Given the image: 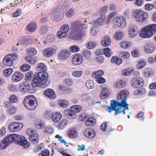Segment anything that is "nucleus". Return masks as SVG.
Wrapping results in <instances>:
<instances>
[{
	"instance_id": "1",
	"label": "nucleus",
	"mask_w": 156,
	"mask_h": 156,
	"mask_svg": "<svg viewBox=\"0 0 156 156\" xmlns=\"http://www.w3.org/2000/svg\"><path fill=\"white\" fill-rule=\"evenodd\" d=\"M37 69L42 72L35 74L32 82L33 87H44L48 86L50 82L48 80V74L46 73L43 72L46 69V66L42 63H40L37 65Z\"/></svg>"
},
{
	"instance_id": "2",
	"label": "nucleus",
	"mask_w": 156,
	"mask_h": 156,
	"mask_svg": "<svg viewBox=\"0 0 156 156\" xmlns=\"http://www.w3.org/2000/svg\"><path fill=\"white\" fill-rule=\"evenodd\" d=\"M5 139L9 144L14 141L16 142L17 144L22 146L24 148H27L30 146V143L24 137L22 136H19L18 134L9 135L6 136Z\"/></svg>"
},
{
	"instance_id": "3",
	"label": "nucleus",
	"mask_w": 156,
	"mask_h": 156,
	"mask_svg": "<svg viewBox=\"0 0 156 156\" xmlns=\"http://www.w3.org/2000/svg\"><path fill=\"white\" fill-rule=\"evenodd\" d=\"M129 95V92L126 90H122L119 93L115 102L123 110V114H125V110H129L128 104L127 103V98Z\"/></svg>"
},
{
	"instance_id": "4",
	"label": "nucleus",
	"mask_w": 156,
	"mask_h": 156,
	"mask_svg": "<svg viewBox=\"0 0 156 156\" xmlns=\"http://www.w3.org/2000/svg\"><path fill=\"white\" fill-rule=\"evenodd\" d=\"M87 27L85 24H82L79 21H76L71 24L72 31L76 34L75 35L76 39L77 40H81L85 35V33L81 31V30Z\"/></svg>"
},
{
	"instance_id": "5",
	"label": "nucleus",
	"mask_w": 156,
	"mask_h": 156,
	"mask_svg": "<svg viewBox=\"0 0 156 156\" xmlns=\"http://www.w3.org/2000/svg\"><path fill=\"white\" fill-rule=\"evenodd\" d=\"M156 32V24H152L142 28L139 34L141 37L149 38L155 34Z\"/></svg>"
},
{
	"instance_id": "6",
	"label": "nucleus",
	"mask_w": 156,
	"mask_h": 156,
	"mask_svg": "<svg viewBox=\"0 0 156 156\" xmlns=\"http://www.w3.org/2000/svg\"><path fill=\"white\" fill-rule=\"evenodd\" d=\"M132 16L135 21L141 23L146 21L148 17L147 12L139 9L134 10L133 12Z\"/></svg>"
},
{
	"instance_id": "7",
	"label": "nucleus",
	"mask_w": 156,
	"mask_h": 156,
	"mask_svg": "<svg viewBox=\"0 0 156 156\" xmlns=\"http://www.w3.org/2000/svg\"><path fill=\"white\" fill-rule=\"evenodd\" d=\"M36 99L33 95H29L26 96L23 100V104L25 108L29 110H32L35 109L37 107L35 103Z\"/></svg>"
},
{
	"instance_id": "8",
	"label": "nucleus",
	"mask_w": 156,
	"mask_h": 156,
	"mask_svg": "<svg viewBox=\"0 0 156 156\" xmlns=\"http://www.w3.org/2000/svg\"><path fill=\"white\" fill-rule=\"evenodd\" d=\"M17 56L16 54L11 53L6 55L3 58V63L4 65L8 67L12 66L13 61L17 59Z\"/></svg>"
},
{
	"instance_id": "9",
	"label": "nucleus",
	"mask_w": 156,
	"mask_h": 156,
	"mask_svg": "<svg viewBox=\"0 0 156 156\" xmlns=\"http://www.w3.org/2000/svg\"><path fill=\"white\" fill-rule=\"evenodd\" d=\"M107 110L109 112H111L112 110L115 111L114 113L115 115H116L119 113H121L123 112V110L115 102V100L111 101V106H108Z\"/></svg>"
},
{
	"instance_id": "10",
	"label": "nucleus",
	"mask_w": 156,
	"mask_h": 156,
	"mask_svg": "<svg viewBox=\"0 0 156 156\" xmlns=\"http://www.w3.org/2000/svg\"><path fill=\"white\" fill-rule=\"evenodd\" d=\"M131 83L133 87L138 88L142 87L144 85V82L142 78L135 77L132 79Z\"/></svg>"
},
{
	"instance_id": "11",
	"label": "nucleus",
	"mask_w": 156,
	"mask_h": 156,
	"mask_svg": "<svg viewBox=\"0 0 156 156\" xmlns=\"http://www.w3.org/2000/svg\"><path fill=\"white\" fill-rule=\"evenodd\" d=\"M57 50L56 46H53L52 47L44 49L42 51V54L45 57H50L56 53Z\"/></svg>"
},
{
	"instance_id": "12",
	"label": "nucleus",
	"mask_w": 156,
	"mask_h": 156,
	"mask_svg": "<svg viewBox=\"0 0 156 156\" xmlns=\"http://www.w3.org/2000/svg\"><path fill=\"white\" fill-rule=\"evenodd\" d=\"M114 24L119 27H124L126 25V22L123 16H120L113 20Z\"/></svg>"
},
{
	"instance_id": "13",
	"label": "nucleus",
	"mask_w": 156,
	"mask_h": 156,
	"mask_svg": "<svg viewBox=\"0 0 156 156\" xmlns=\"http://www.w3.org/2000/svg\"><path fill=\"white\" fill-rule=\"evenodd\" d=\"M83 61V57L79 54H76L73 55L72 59V64L75 66L81 65Z\"/></svg>"
},
{
	"instance_id": "14",
	"label": "nucleus",
	"mask_w": 156,
	"mask_h": 156,
	"mask_svg": "<svg viewBox=\"0 0 156 156\" xmlns=\"http://www.w3.org/2000/svg\"><path fill=\"white\" fill-rule=\"evenodd\" d=\"M23 127L22 123L12 122L9 125V129L10 132H14L20 130Z\"/></svg>"
},
{
	"instance_id": "15",
	"label": "nucleus",
	"mask_w": 156,
	"mask_h": 156,
	"mask_svg": "<svg viewBox=\"0 0 156 156\" xmlns=\"http://www.w3.org/2000/svg\"><path fill=\"white\" fill-rule=\"evenodd\" d=\"M84 136L87 137L92 139L95 136L96 133L94 130L91 128H88L84 131Z\"/></svg>"
},
{
	"instance_id": "16",
	"label": "nucleus",
	"mask_w": 156,
	"mask_h": 156,
	"mask_svg": "<svg viewBox=\"0 0 156 156\" xmlns=\"http://www.w3.org/2000/svg\"><path fill=\"white\" fill-rule=\"evenodd\" d=\"M129 36L131 38L135 37L138 32L137 27L134 25H131L129 30Z\"/></svg>"
},
{
	"instance_id": "17",
	"label": "nucleus",
	"mask_w": 156,
	"mask_h": 156,
	"mask_svg": "<svg viewBox=\"0 0 156 156\" xmlns=\"http://www.w3.org/2000/svg\"><path fill=\"white\" fill-rule=\"evenodd\" d=\"M70 55V53L68 50H63L58 55V58L61 59L66 60L68 58Z\"/></svg>"
},
{
	"instance_id": "18",
	"label": "nucleus",
	"mask_w": 156,
	"mask_h": 156,
	"mask_svg": "<svg viewBox=\"0 0 156 156\" xmlns=\"http://www.w3.org/2000/svg\"><path fill=\"white\" fill-rule=\"evenodd\" d=\"M30 84L25 82L20 83L19 88V90L22 92H27L30 90Z\"/></svg>"
},
{
	"instance_id": "19",
	"label": "nucleus",
	"mask_w": 156,
	"mask_h": 156,
	"mask_svg": "<svg viewBox=\"0 0 156 156\" xmlns=\"http://www.w3.org/2000/svg\"><path fill=\"white\" fill-rule=\"evenodd\" d=\"M23 78V74L20 72H16L13 75L12 80L14 82H18L20 81Z\"/></svg>"
},
{
	"instance_id": "20",
	"label": "nucleus",
	"mask_w": 156,
	"mask_h": 156,
	"mask_svg": "<svg viewBox=\"0 0 156 156\" xmlns=\"http://www.w3.org/2000/svg\"><path fill=\"white\" fill-rule=\"evenodd\" d=\"M111 42L110 37L108 36H105L101 40V44L103 47H107L110 45Z\"/></svg>"
},
{
	"instance_id": "21",
	"label": "nucleus",
	"mask_w": 156,
	"mask_h": 156,
	"mask_svg": "<svg viewBox=\"0 0 156 156\" xmlns=\"http://www.w3.org/2000/svg\"><path fill=\"white\" fill-rule=\"evenodd\" d=\"M155 48V47L153 44L151 43H148L145 44L144 49L146 53H150L154 50Z\"/></svg>"
},
{
	"instance_id": "22",
	"label": "nucleus",
	"mask_w": 156,
	"mask_h": 156,
	"mask_svg": "<svg viewBox=\"0 0 156 156\" xmlns=\"http://www.w3.org/2000/svg\"><path fill=\"white\" fill-rule=\"evenodd\" d=\"M44 94L46 97L51 99H54L55 98V93L53 90L50 89H46L44 92Z\"/></svg>"
},
{
	"instance_id": "23",
	"label": "nucleus",
	"mask_w": 156,
	"mask_h": 156,
	"mask_svg": "<svg viewBox=\"0 0 156 156\" xmlns=\"http://www.w3.org/2000/svg\"><path fill=\"white\" fill-rule=\"evenodd\" d=\"M64 114L65 115L68 116L69 119H73L76 117V113L70 108L69 110H66L64 111Z\"/></svg>"
},
{
	"instance_id": "24",
	"label": "nucleus",
	"mask_w": 156,
	"mask_h": 156,
	"mask_svg": "<svg viewBox=\"0 0 156 156\" xmlns=\"http://www.w3.org/2000/svg\"><path fill=\"white\" fill-rule=\"evenodd\" d=\"M62 118L61 114L58 112L53 113L51 115V118L52 121L55 122H59Z\"/></svg>"
},
{
	"instance_id": "25",
	"label": "nucleus",
	"mask_w": 156,
	"mask_h": 156,
	"mask_svg": "<svg viewBox=\"0 0 156 156\" xmlns=\"http://www.w3.org/2000/svg\"><path fill=\"white\" fill-rule=\"evenodd\" d=\"M102 90L100 94V97L102 99L107 98L109 95V90L107 87H102Z\"/></svg>"
},
{
	"instance_id": "26",
	"label": "nucleus",
	"mask_w": 156,
	"mask_h": 156,
	"mask_svg": "<svg viewBox=\"0 0 156 156\" xmlns=\"http://www.w3.org/2000/svg\"><path fill=\"white\" fill-rule=\"evenodd\" d=\"M53 17L57 21L60 20L63 16V14L56 10H55L52 13Z\"/></svg>"
},
{
	"instance_id": "27",
	"label": "nucleus",
	"mask_w": 156,
	"mask_h": 156,
	"mask_svg": "<svg viewBox=\"0 0 156 156\" xmlns=\"http://www.w3.org/2000/svg\"><path fill=\"white\" fill-rule=\"evenodd\" d=\"M37 24L36 23L32 22L27 26V29L28 31L33 32L37 29Z\"/></svg>"
},
{
	"instance_id": "28",
	"label": "nucleus",
	"mask_w": 156,
	"mask_h": 156,
	"mask_svg": "<svg viewBox=\"0 0 156 156\" xmlns=\"http://www.w3.org/2000/svg\"><path fill=\"white\" fill-rule=\"evenodd\" d=\"M67 135L71 139L75 138L77 136V132L75 128L69 129L67 132Z\"/></svg>"
},
{
	"instance_id": "29",
	"label": "nucleus",
	"mask_w": 156,
	"mask_h": 156,
	"mask_svg": "<svg viewBox=\"0 0 156 156\" xmlns=\"http://www.w3.org/2000/svg\"><path fill=\"white\" fill-rule=\"evenodd\" d=\"M136 68L137 69H141L144 67L146 65V62L145 60L140 59L137 61Z\"/></svg>"
},
{
	"instance_id": "30",
	"label": "nucleus",
	"mask_w": 156,
	"mask_h": 156,
	"mask_svg": "<svg viewBox=\"0 0 156 156\" xmlns=\"http://www.w3.org/2000/svg\"><path fill=\"white\" fill-rule=\"evenodd\" d=\"M96 119L92 117H90L85 121V124L87 126H91L95 124Z\"/></svg>"
},
{
	"instance_id": "31",
	"label": "nucleus",
	"mask_w": 156,
	"mask_h": 156,
	"mask_svg": "<svg viewBox=\"0 0 156 156\" xmlns=\"http://www.w3.org/2000/svg\"><path fill=\"white\" fill-rule=\"evenodd\" d=\"M122 59L115 56H112L111 60V62L112 63H115L117 65H120L122 63Z\"/></svg>"
},
{
	"instance_id": "32",
	"label": "nucleus",
	"mask_w": 156,
	"mask_h": 156,
	"mask_svg": "<svg viewBox=\"0 0 156 156\" xmlns=\"http://www.w3.org/2000/svg\"><path fill=\"white\" fill-rule=\"evenodd\" d=\"M99 54H104L106 57H110L112 54V51L109 48H104L102 50V52L101 53H98Z\"/></svg>"
},
{
	"instance_id": "33",
	"label": "nucleus",
	"mask_w": 156,
	"mask_h": 156,
	"mask_svg": "<svg viewBox=\"0 0 156 156\" xmlns=\"http://www.w3.org/2000/svg\"><path fill=\"white\" fill-rule=\"evenodd\" d=\"M68 121L66 119H62L58 124V127L59 129H62L65 128L67 124Z\"/></svg>"
},
{
	"instance_id": "34",
	"label": "nucleus",
	"mask_w": 156,
	"mask_h": 156,
	"mask_svg": "<svg viewBox=\"0 0 156 156\" xmlns=\"http://www.w3.org/2000/svg\"><path fill=\"white\" fill-rule=\"evenodd\" d=\"M35 126L38 129L42 128L45 126V122L44 121L37 120L35 122Z\"/></svg>"
},
{
	"instance_id": "35",
	"label": "nucleus",
	"mask_w": 156,
	"mask_h": 156,
	"mask_svg": "<svg viewBox=\"0 0 156 156\" xmlns=\"http://www.w3.org/2000/svg\"><path fill=\"white\" fill-rule=\"evenodd\" d=\"M104 21V19L102 16L100 17L96 20H93L92 22V24L94 26H99Z\"/></svg>"
},
{
	"instance_id": "36",
	"label": "nucleus",
	"mask_w": 156,
	"mask_h": 156,
	"mask_svg": "<svg viewBox=\"0 0 156 156\" xmlns=\"http://www.w3.org/2000/svg\"><path fill=\"white\" fill-rule=\"evenodd\" d=\"M76 113H78L82 109V106L80 105H74L70 108Z\"/></svg>"
},
{
	"instance_id": "37",
	"label": "nucleus",
	"mask_w": 156,
	"mask_h": 156,
	"mask_svg": "<svg viewBox=\"0 0 156 156\" xmlns=\"http://www.w3.org/2000/svg\"><path fill=\"white\" fill-rule=\"evenodd\" d=\"M120 46L124 49H127L130 47L131 43L129 41H123L120 44Z\"/></svg>"
},
{
	"instance_id": "38",
	"label": "nucleus",
	"mask_w": 156,
	"mask_h": 156,
	"mask_svg": "<svg viewBox=\"0 0 156 156\" xmlns=\"http://www.w3.org/2000/svg\"><path fill=\"white\" fill-rule=\"evenodd\" d=\"M114 38L117 40H121L123 37V35L120 32H115L113 36Z\"/></svg>"
},
{
	"instance_id": "39",
	"label": "nucleus",
	"mask_w": 156,
	"mask_h": 156,
	"mask_svg": "<svg viewBox=\"0 0 156 156\" xmlns=\"http://www.w3.org/2000/svg\"><path fill=\"white\" fill-rule=\"evenodd\" d=\"M33 76V73L31 71H30L26 74L25 77V80L26 81L30 82Z\"/></svg>"
},
{
	"instance_id": "40",
	"label": "nucleus",
	"mask_w": 156,
	"mask_h": 156,
	"mask_svg": "<svg viewBox=\"0 0 156 156\" xmlns=\"http://www.w3.org/2000/svg\"><path fill=\"white\" fill-rule=\"evenodd\" d=\"M26 133L29 136H32L37 134L36 130L32 128H29L27 130Z\"/></svg>"
},
{
	"instance_id": "41",
	"label": "nucleus",
	"mask_w": 156,
	"mask_h": 156,
	"mask_svg": "<svg viewBox=\"0 0 156 156\" xmlns=\"http://www.w3.org/2000/svg\"><path fill=\"white\" fill-rule=\"evenodd\" d=\"M114 86L117 88L120 89L125 87V83L123 81H119L115 84Z\"/></svg>"
},
{
	"instance_id": "42",
	"label": "nucleus",
	"mask_w": 156,
	"mask_h": 156,
	"mask_svg": "<svg viewBox=\"0 0 156 156\" xmlns=\"http://www.w3.org/2000/svg\"><path fill=\"white\" fill-rule=\"evenodd\" d=\"M83 55L84 57L87 59H90L91 56V54L90 51L85 50L83 51Z\"/></svg>"
},
{
	"instance_id": "43",
	"label": "nucleus",
	"mask_w": 156,
	"mask_h": 156,
	"mask_svg": "<svg viewBox=\"0 0 156 156\" xmlns=\"http://www.w3.org/2000/svg\"><path fill=\"white\" fill-rule=\"evenodd\" d=\"M20 70L22 71H26L29 70L30 69V65L24 64L20 67Z\"/></svg>"
},
{
	"instance_id": "44",
	"label": "nucleus",
	"mask_w": 156,
	"mask_h": 156,
	"mask_svg": "<svg viewBox=\"0 0 156 156\" xmlns=\"http://www.w3.org/2000/svg\"><path fill=\"white\" fill-rule=\"evenodd\" d=\"M69 50L72 53H76L79 51L80 48L78 46L73 45L69 48Z\"/></svg>"
},
{
	"instance_id": "45",
	"label": "nucleus",
	"mask_w": 156,
	"mask_h": 156,
	"mask_svg": "<svg viewBox=\"0 0 156 156\" xmlns=\"http://www.w3.org/2000/svg\"><path fill=\"white\" fill-rule=\"evenodd\" d=\"M104 74L103 70H100L97 72H94L92 74V76L94 78H96Z\"/></svg>"
},
{
	"instance_id": "46",
	"label": "nucleus",
	"mask_w": 156,
	"mask_h": 156,
	"mask_svg": "<svg viewBox=\"0 0 156 156\" xmlns=\"http://www.w3.org/2000/svg\"><path fill=\"white\" fill-rule=\"evenodd\" d=\"M25 59L28 62L31 64H35L37 62V60L36 59H33L31 57L29 56L25 57Z\"/></svg>"
},
{
	"instance_id": "47",
	"label": "nucleus",
	"mask_w": 156,
	"mask_h": 156,
	"mask_svg": "<svg viewBox=\"0 0 156 156\" xmlns=\"http://www.w3.org/2000/svg\"><path fill=\"white\" fill-rule=\"evenodd\" d=\"M37 135H38L37 134L34 135L29 136L31 142L33 143H36L38 142V137Z\"/></svg>"
},
{
	"instance_id": "48",
	"label": "nucleus",
	"mask_w": 156,
	"mask_h": 156,
	"mask_svg": "<svg viewBox=\"0 0 156 156\" xmlns=\"http://www.w3.org/2000/svg\"><path fill=\"white\" fill-rule=\"evenodd\" d=\"M13 71L12 68H8L5 69L4 71V74L6 76H9L12 74Z\"/></svg>"
},
{
	"instance_id": "49",
	"label": "nucleus",
	"mask_w": 156,
	"mask_h": 156,
	"mask_svg": "<svg viewBox=\"0 0 156 156\" xmlns=\"http://www.w3.org/2000/svg\"><path fill=\"white\" fill-rule=\"evenodd\" d=\"M96 46V43L93 41H90L88 42L86 45L87 48L89 49H93Z\"/></svg>"
},
{
	"instance_id": "50",
	"label": "nucleus",
	"mask_w": 156,
	"mask_h": 156,
	"mask_svg": "<svg viewBox=\"0 0 156 156\" xmlns=\"http://www.w3.org/2000/svg\"><path fill=\"white\" fill-rule=\"evenodd\" d=\"M58 104L60 107L66 108L68 105V102L67 100H62L59 101Z\"/></svg>"
},
{
	"instance_id": "51",
	"label": "nucleus",
	"mask_w": 156,
	"mask_h": 156,
	"mask_svg": "<svg viewBox=\"0 0 156 156\" xmlns=\"http://www.w3.org/2000/svg\"><path fill=\"white\" fill-rule=\"evenodd\" d=\"M9 144L7 142V140L4 139L3 140L0 144V148L2 149H4Z\"/></svg>"
},
{
	"instance_id": "52",
	"label": "nucleus",
	"mask_w": 156,
	"mask_h": 156,
	"mask_svg": "<svg viewBox=\"0 0 156 156\" xmlns=\"http://www.w3.org/2000/svg\"><path fill=\"white\" fill-rule=\"evenodd\" d=\"M9 144L7 142V140L4 139L3 140L0 144V148L2 149H4Z\"/></svg>"
},
{
	"instance_id": "53",
	"label": "nucleus",
	"mask_w": 156,
	"mask_h": 156,
	"mask_svg": "<svg viewBox=\"0 0 156 156\" xmlns=\"http://www.w3.org/2000/svg\"><path fill=\"white\" fill-rule=\"evenodd\" d=\"M69 30V27L68 25L65 24L63 25L60 29V30L67 34Z\"/></svg>"
},
{
	"instance_id": "54",
	"label": "nucleus",
	"mask_w": 156,
	"mask_h": 156,
	"mask_svg": "<svg viewBox=\"0 0 156 156\" xmlns=\"http://www.w3.org/2000/svg\"><path fill=\"white\" fill-rule=\"evenodd\" d=\"M86 87L89 89L93 88L94 86L93 81L91 80H88L86 82Z\"/></svg>"
},
{
	"instance_id": "55",
	"label": "nucleus",
	"mask_w": 156,
	"mask_h": 156,
	"mask_svg": "<svg viewBox=\"0 0 156 156\" xmlns=\"http://www.w3.org/2000/svg\"><path fill=\"white\" fill-rule=\"evenodd\" d=\"M7 111L9 114L11 115L13 114L16 111V108L14 106H11L8 109Z\"/></svg>"
},
{
	"instance_id": "56",
	"label": "nucleus",
	"mask_w": 156,
	"mask_h": 156,
	"mask_svg": "<svg viewBox=\"0 0 156 156\" xmlns=\"http://www.w3.org/2000/svg\"><path fill=\"white\" fill-rule=\"evenodd\" d=\"M63 83L66 85L71 86L73 84V81L72 79L66 78L64 80Z\"/></svg>"
},
{
	"instance_id": "57",
	"label": "nucleus",
	"mask_w": 156,
	"mask_h": 156,
	"mask_svg": "<svg viewBox=\"0 0 156 156\" xmlns=\"http://www.w3.org/2000/svg\"><path fill=\"white\" fill-rule=\"evenodd\" d=\"M83 73V72L82 71H75L73 73L72 75L74 77H80Z\"/></svg>"
},
{
	"instance_id": "58",
	"label": "nucleus",
	"mask_w": 156,
	"mask_h": 156,
	"mask_svg": "<svg viewBox=\"0 0 156 156\" xmlns=\"http://www.w3.org/2000/svg\"><path fill=\"white\" fill-rule=\"evenodd\" d=\"M66 35L67 34H66V33L61 31L60 30L57 33V35L58 37L60 39L66 36Z\"/></svg>"
},
{
	"instance_id": "59",
	"label": "nucleus",
	"mask_w": 156,
	"mask_h": 156,
	"mask_svg": "<svg viewBox=\"0 0 156 156\" xmlns=\"http://www.w3.org/2000/svg\"><path fill=\"white\" fill-rule=\"evenodd\" d=\"M108 8V5H105L100 9L98 11L100 14H103L106 13Z\"/></svg>"
},
{
	"instance_id": "60",
	"label": "nucleus",
	"mask_w": 156,
	"mask_h": 156,
	"mask_svg": "<svg viewBox=\"0 0 156 156\" xmlns=\"http://www.w3.org/2000/svg\"><path fill=\"white\" fill-rule=\"evenodd\" d=\"M95 60L99 63H101L104 62L105 58L101 56H98L96 58Z\"/></svg>"
},
{
	"instance_id": "61",
	"label": "nucleus",
	"mask_w": 156,
	"mask_h": 156,
	"mask_svg": "<svg viewBox=\"0 0 156 156\" xmlns=\"http://www.w3.org/2000/svg\"><path fill=\"white\" fill-rule=\"evenodd\" d=\"M59 90L64 93L68 92L70 89H68L66 87L63 86H60L59 87Z\"/></svg>"
},
{
	"instance_id": "62",
	"label": "nucleus",
	"mask_w": 156,
	"mask_h": 156,
	"mask_svg": "<svg viewBox=\"0 0 156 156\" xmlns=\"http://www.w3.org/2000/svg\"><path fill=\"white\" fill-rule=\"evenodd\" d=\"M9 100L11 102L16 103L17 101V98L15 95L13 94L9 97Z\"/></svg>"
},
{
	"instance_id": "63",
	"label": "nucleus",
	"mask_w": 156,
	"mask_h": 156,
	"mask_svg": "<svg viewBox=\"0 0 156 156\" xmlns=\"http://www.w3.org/2000/svg\"><path fill=\"white\" fill-rule=\"evenodd\" d=\"M144 6L145 10L150 11L153 8L154 5L153 4L147 3Z\"/></svg>"
},
{
	"instance_id": "64",
	"label": "nucleus",
	"mask_w": 156,
	"mask_h": 156,
	"mask_svg": "<svg viewBox=\"0 0 156 156\" xmlns=\"http://www.w3.org/2000/svg\"><path fill=\"white\" fill-rule=\"evenodd\" d=\"M121 56L125 58H128L130 57L129 53L127 52H122L120 53Z\"/></svg>"
}]
</instances>
